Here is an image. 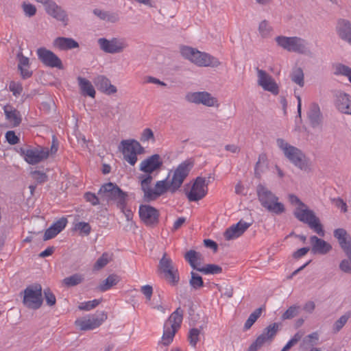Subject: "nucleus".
<instances>
[{"mask_svg": "<svg viewBox=\"0 0 351 351\" xmlns=\"http://www.w3.org/2000/svg\"><path fill=\"white\" fill-rule=\"evenodd\" d=\"M193 167V163L191 160L183 161L174 170L170 182H167V178L158 181L154 189L150 186L152 176L151 175L141 176V189L144 193L145 199L147 202L155 200L167 191L171 193H176L182 186Z\"/></svg>", "mask_w": 351, "mask_h": 351, "instance_id": "f257e3e1", "label": "nucleus"}, {"mask_svg": "<svg viewBox=\"0 0 351 351\" xmlns=\"http://www.w3.org/2000/svg\"><path fill=\"white\" fill-rule=\"evenodd\" d=\"M289 199L291 204L297 206L293 212L295 218L300 221L307 224L311 229L313 230L319 236L324 237L325 234L324 230L315 213L312 210L308 209L307 206L298 196L290 194L289 195Z\"/></svg>", "mask_w": 351, "mask_h": 351, "instance_id": "f03ea898", "label": "nucleus"}, {"mask_svg": "<svg viewBox=\"0 0 351 351\" xmlns=\"http://www.w3.org/2000/svg\"><path fill=\"white\" fill-rule=\"evenodd\" d=\"M180 52L184 58L198 66L217 67L220 65V62L217 58L193 47L184 46L181 48Z\"/></svg>", "mask_w": 351, "mask_h": 351, "instance_id": "7ed1b4c3", "label": "nucleus"}, {"mask_svg": "<svg viewBox=\"0 0 351 351\" xmlns=\"http://www.w3.org/2000/svg\"><path fill=\"white\" fill-rule=\"evenodd\" d=\"M256 193L261 206L267 211L276 215H280L285 212L284 204L280 202L278 197L265 186L258 184Z\"/></svg>", "mask_w": 351, "mask_h": 351, "instance_id": "20e7f679", "label": "nucleus"}, {"mask_svg": "<svg viewBox=\"0 0 351 351\" xmlns=\"http://www.w3.org/2000/svg\"><path fill=\"white\" fill-rule=\"evenodd\" d=\"M277 146L283 152L285 156L295 167L306 171L308 168V161L304 154L298 147H294L283 138H277Z\"/></svg>", "mask_w": 351, "mask_h": 351, "instance_id": "39448f33", "label": "nucleus"}, {"mask_svg": "<svg viewBox=\"0 0 351 351\" xmlns=\"http://www.w3.org/2000/svg\"><path fill=\"white\" fill-rule=\"evenodd\" d=\"M275 40L280 47L289 51L309 56L311 52L308 41L299 36H278Z\"/></svg>", "mask_w": 351, "mask_h": 351, "instance_id": "423d86ee", "label": "nucleus"}, {"mask_svg": "<svg viewBox=\"0 0 351 351\" xmlns=\"http://www.w3.org/2000/svg\"><path fill=\"white\" fill-rule=\"evenodd\" d=\"M334 237L348 258L341 261L339 269L344 273L351 274V236L344 229L337 228L334 231Z\"/></svg>", "mask_w": 351, "mask_h": 351, "instance_id": "0eeeda50", "label": "nucleus"}, {"mask_svg": "<svg viewBox=\"0 0 351 351\" xmlns=\"http://www.w3.org/2000/svg\"><path fill=\"white\" fill-rule=\"evenodd\" d=\"M99 194H103L108 202H113L117 208H123L127 204V193L123 191L116 184L108 182L101 186Z\"/></svg>", "mask_w": 351, "mask_h": 351, "instance_id": "6e6552de", "label": "nucleus"}, {"mask_svg": "<svg viewBox=\"0 0 351 351\" xmlns=\"http://www.w3.org/2000/svg\"><path fill=\"white\" fill-rule=\"evenodd\" d=\"M97 44L103 52L109 54L122 53L129 47L127 39L120 36L99 38L97 39Z\"/></svg>", "mask_w": 351, "mask_h": 351, "instance_id": "1a4fd4ad", "label": "nucleus"}, {"mask_svg": "<svg viewBox=\"0 0 351 351\" xmlns=\"http://www.w3.org/2000/svg\"><path fill=\"white\" fill-rule=\"evenodd\" d=\"M42 287L40 284L27 286L23 291V303L28 308L36 310L43 304Z\"/></svg>", "mask_w": 351, "mask_h": 351, "instance_id": "9d476101", "label": "nucleus"}, {"mask_svg": "<svg viewBox=\"0 0 351 351\" xmlns=\"http://www.w3.org/2000/svg\"><path fill=\"white\" fill-rule=\"evenodd\" d=\"M122 145V154L123 158L132 166L137 162V155L143 152L144 149L140 143L134 139L123 140L121 142Z\"/></svg>", "mask_w": 351, "mask_h": 351, "instance_id": "9b49d317", "label": "nucleus"}, {"mask_svg": "<svg viewBox=\"0 0 351 351\" xmlns=\"http://www.w3.org/2000/svg\"><path fill=\"white\" fill-rule=\"evenodd\" d=\"M36 2L43 5L46 13L61 22L64 26L69 24V19L66 11L60 5H58L53 0H35Z\"/></svg>", "mask_w": 351, "mask_h": 351, "instance_id": "f8f14e48", "label": "nucleus"}, {"mask_svg": "<svg viewBox=\"0 0 351 351\" xmlns=\"http://www.w3.org/2000/svg\"><path fill=\"white\" fill-rule=\"evenodd\" d=\"M20 154L29 165H36L47 159L49 156L47 147L38 146L33 148H21Z\"/></svg>", "mask_w": 351, "mask_h": 351, "instance_id": "ddd939ff", "label": "nucleus"}, {"mask_svg": "<svg viewBox=\"0 0 351 351\" xmlns=\"http://www.w3.org/2000/svg\"><path fill=\"white\" fill-rule=\"evenodd\" d=\"M106 319V314L101 312L87 317L77 319L75 324L81 330H91L101 326Z\"/></svg>", "mask_w": 351, "mask_h": 351, "instance_id": "4468645a", "label": "nucleus"}, {"mask_svg": "<svg viewBox=\"0 0 351 351\" xmlns=\"http://www.w3.org/2000/svg\"><path fill=\"white\" fill-rule=\"evenodd\" d=\"M279 325L274 323L266 327L263 332L250 345L247 351H257L265 343L271 342L278 330Z\"/></svg>", "mask_w": 351, "mask_h": 351, "instance_id": "2eb2a0df", "label": "nucleus"}, {"mask_svg": "<svg viewBox=\"0 0 351 351\" xmlns=\"http://www.w3.org/2000/svg\"><path fill=\"white\" fill-rule=\"evenodd\" d=\"M38 60L45 66L62 69L63 65L60 58L52 51L45 47H40L36 50Z\"/></svg>", "mask_w": 351, "mask_h": 351, "instance_id": "dca6fc26", "label": "nucleus"}, {"mask_svg": "<svg viewBox=\"0 0 351 351\" xmlns=\"http://www.w3.org/2000/svg\"><path fill=\"white\" fill-rule=\"evenodd\" d=\"M258 84L263 88L264 90L269 91L273 95H278L279 93V87L269 73L263 69L256 68Z\"/></svg>", "mask_w": 351, "mask_h": 351, "instance_id": "f3484780", "label": "nucleus"}, {"mask_svg": "<svg viewBox=\"0 0 351 351\" xmlns=\"http://www.w3.org/2000/svg\"><path fill=\"white\" fill-rule=\"evenodd\" d=\"M185 98L189 102L203 104L208 107L215 106L217 103V99L206 91L190 92L186 95Z\"/></svg>", "mask_w": 351, "mask_h": 351, "instance_id": "a211bd4d", "label": "nucleus"}, {"mask_svg": "<svg viewBox=\"0 0 351 351\" xmlns=\"http://www.w3.org/2000/svg\"><path fill=\"white\" fill-rule=\"evenodd\" d=\"M208 187L206 184V179L197 177L186 196L190 202H197L202 199L206 195Z\"/></svg>", "mask_w": 351, "mask_h": 351, "instance_id": "6ab92c4d", "label": "nucleus"}, {"mask_svg": "<svg viewBox=\"0 0 351 351\" xmlns=\"http://www.w3.org/2000/svg\"><path fill=\"white\" fill-rule=\"evenodd\" d=\"M334 106L339 113L351 115V95L343 91L337 92L334 97Z\"/></svg>", "mask_w": 351, "mask_h": 351, "instance_id": "aec40b11", "label": "nucleus"}, {"mask_svg": "<svg viewBox=\"0 0 351 351\" xmlns=\"http://www.w3.org/2000/svg\"><path fill=\"white\" fill-rule=\"evenodd\" d=\"M139 217L146 226H152L158 223L159 213L157 209L149 205L139 207Z\"/></svg>", "mask_w": 351, "mask_h": 351, "instance_id": "412c9836", "label": "nucleus"}, {"mask_svg": "<svg viewBox=\"0 0 351 351\" xmlns=\"http://www.w3.org/2000/svg\"><path fill=\"white\" fill-rule=\"evenodd\" d=\"M162 165V160L159 154H153L144 159L139 165V170L147 175L158 171Z\"/></svg>", "mask_w": 351, "mask_h": 351, "instance_id": "4be33fe9", "label": "nucleus"}, {"mask_svg": "<svg viewBox=\"0 0 351 351\" xmlns=\"http://www.w3.org/2000/svg\"><path fill=\"white\" fill-rule=\"evenodd\" d=\"M307 117L310 125L313 128H321L323 123V115L319 105L316 102L310 104L307 110Z\"/></svg>", "mask_w": 351, "mask_h": 351, "instance_id": "5701e85b", "label": "nucleus"}, {"mask_svg": "<svg viewBox=\"0 0 351 351\" xmlns=\"http://www.w3.org/2000/svg\"><path fill=\"white\" fill-rule=\"evenodd\" d=\"M309 240L311 245V252L314 254L324 255L332 249V246L330 243L316 236H311Z\"/></svg>", "mask_w": 351, "mask_h": 351, "instance_id": "b1692460", "label": "nucleus"}, {"mask_svg": "<svg viewBox=\"0 0 351 351\" xmlns=\"http://www.w3.org/2000/svg\"><path fill=\"white\" fill-rule=\"evenodd\" d=\"M68 221L65 217H62L53 223L50 227L46 230L43 237L44 241H47L54 238L64 229Z\"/></svg>", "mask_w": 351, "mask_h": 351, "instance_id": "393cba45", "label": "nucleus"}, {"mask_svg": "<svg viewBox=\"0 0 351 351\" xmlns=\"http://www.w3.org/2000/svg\"><path fill=\"white\" fill-rule=\"evenodd\" d=\"M93 13L100 20L106 23H117L120 21V15L118 12L95 8L93 10Z\"/></svg>", "mask_w": 351, "mask_h": 351, "instance_id": "a878e982", "label": "nucleus"}, {"mask_svg": "<svg viewBox=\"0 0 351 351\" xmlns=\"http://www.w3.org/2000/svg\"><path fill=\"white\" fill-rule=\"evenodd\" d=\"M53 45L55 48L62 51L75 49L79 47L78 43L73 38L65 37L56 38L53 42Z\"/></svg>", "mask_w": 351, "mask_h": 351, "instance_id": "bb28decb", "label": "nucleus"}, {"mask_svg": "<svg viewBox=\"0 0 351 351\" xmlns=\"http://www.w3.org/2000/svg\"><path fill=\"white\" fill-rule=\"evenodd\" d=\"M94 82L99 90L108 95L115 93L117 91V88L111 84L109 79L104 75L97 77Z\"/></svg>", "mask_w": 351, "mask_h": 351, "instance_id": "cd10ccee", "label": "nucleus"}, {"mask_svg": "<svg viewBox=\"0 0 351 351\" xmlns=\"http://www.w3.org/2000/svg\"><path fill=\"white\" fill-rule=\"evenodd\" d=\"M183 315L184 311L178 307L171 314L165 324L178 330L183 320Z\"/></svg>", "mask_w": 351, "mask_h": 351, "instance_id": "c85d7f7f", "label": "nucleus"}, {"mask_svg": "<svg viewBox=\"0 0 351 351\" xmlns=\"http://www.w3.org/2000/svg\"><path fill=\"white\" fill-rule=\"evenodd\" d=\"M19 64L18 69L23 79L29 78L32 76V72L29 71V60L22 53L18 54Z\"/></svg>", "mask_w": 351, "mask_h": 351, "instance_id": "c756f323", "label": "nucleus"}, {"mask_svg": "<svg viewBox=\"0 0 351 351\" xmlns=\"http://www.w3.org/2000/svg\"><path fill=\"white\" fill-rule=\"evenodd\" d=\"M4 112L6 119L14 126H18L21 121L19 112L11 106L4 107Z\"/></svg>", "mask_w": 351, "mask_h": 351, "instance_id": "7c9ffc66", "label": "nucleus"}, {"mask_svg": "<svg viewBox=\"0 0 351 351\" xmlns=\"http://www.w3.org/2000/svg\"><path fill=\"white\" fill-rule=\"evenodd\" d=\"M78 85L80 88L82 93L94 98L95 96V90L91 82L82 77H77Z\"/></svg>", "mask_w": 351, "mask_h": 351, "instance_id": "2f4dec72", "label": "nucleus"}, {"mask_svg": "<svg viewBox=\"0 0 351 351\" xmlns=\"http://www.w3.org/2000/svg\"><path fill=\"white\" fill-rule=\"evenodd\" d=\"M119 281V278L118 276L110 274L99 285L98 289L100 291L105 292L116 285Z\"/></svg>", "mask_w": 351, "mask_h": 351, "instance_id": "473e14b6", "label": "nucleus"}, {"mask_svg": "<svg viewBox=\"0 0 351 351\" xmlns=\"http://www.w3.org/2000/svg\"><path fill=\"white\" fill-rule=\"evenodd\" d=\"M177 331V329H175L169 326L168 324H165L163 328V334L162 337V343L165 346L169 345L173 341V337Z\"/></svg>", "mask_w": 351, "mask_h": 351, "instance_id": "72a5a7b5", "label": "nucleus"}, {"mask_svg": "<svg viewBox=\"0 0 351 351\" xmlns=\"http://www.w3.org/2000/svg\"><path fill=\"white\" fill-rule=\"evenodd\" d=\"M334 74L335 75H342L347 77L348 80L351 84V67L341 63H338L335 65Z\"/></svg>", "mask_w": 351, "mask_h": 351, "instance_id": "f704fd0d", "label": "nucleus"}, {"mask_svg": "<svg viewBox=\"0 0 351 351\" xmlns=\"http://www.w3.org/2000/svg\"><path fill=\"white\" fill-rule=\"evenodd\" d=\"M162 273L164 274L165 278L172 285H176L179 282L180 277L178 274V270L176 267H173L172 269L166 270Z\"/></svg>", "mask_w": 351, "mask_h": 351, "instance_id": "c9c22d12", "label": "nucleus"}, {"mask_svg": "<svg viewBox=\"0 0 351 351\" xmlns=\"http://www.w3.org/2000/svg\"><path fill=\"white\" fill-rule=\"evenodd\" d=\"M184 258L193 269L197 270L199 267L197 265L200 259V254L199 253L195 250H191L186 253Z\"/></svg>", "mask_w": 351, "mask_h": 351, "instance_id": "e433bc0d", "label": "nucleus"}, {"mask_svg": "<svg viewBox=\"0 0 351 351\" xmlns=\"http://www.w3.org/2000/svg\"><path fill=\"white\" fill-rule=\"evenodd\" d=\"M291 78L294 83L297 84L300 87L304 86V72L300 67H296L293 69L291 73Z\"/></svg>", "mask_w": 351, "mask_h": 351, "instance_id": "4c0bfd02", "label": "nucleus"}, {"mask_svg": "<svg viewBox=\"0 0 351 351\" xmlns=\"http://www.w3.org/2000/svg\"><path fill=\"white\" fill-rule=\"evenodd\" d=\"M273 28L267 20L262 21L258 25V33L262 38H268L271 36Z\"/></svg>", "mask_w": 351, "mask_h": 351, "instance_id": "58836bf2", "label": "nucleus"}, {"mask_svg": "<svg viewBox=\"0 0 351 351\" xmlns=\"http://www.w3.org/2000/svg\"><path fill=\"white\" fill-rule=\"evenodd\" d=\"M112 260V256L108 253L104 252L102 255L97 259L95 263L93 265V269L95 271H99L104 268L107 264Z\"/></svg>", "mask_w": 351, "mask_h": 351, "instance_id": "ea45409f", "label": "nucleus"}, {"mask_svg": "<svg viewBox=\"0 0 351 351\" xmlns=\"http://www.w3.org/2000/svg\"><path fill=\"white\" fill-rule=\"evenodd\" d=\"M175 266L173 265L171 258L167 256V254L165 253L159 261L158 268L161 272L166 270L172 269Z\"/></svg>", "mask_w": 351, "mask_h": 351, "instance_id": "a19ab883", "label": "nucleus"}, {"mask_svg": "<svg viewBox=\"0 0 351 351\" xmlns=\"http://www.w3.org/2000/svg\"><path fill=\"white\" fill-rule=\"evenodd\" d=\"M83 279L82 275L75 274L64 278L63 283L67 287H73L80 284L83 281Z\"/></svg>", "mask_w": 351, "mask_h": 351, "instance_id": "79ce46f5", "label": "nucleus"}, {"mask_svg": "<svg viewBox=\"0 0 351 351\" xmlns=\"http://www.w3.org/2000/svg\"><path fill=\"white\" fill-rule=\"evenodd\" d=\"M262 308H258L252 312L244 324V330H249L252 326L255 323L258 318L261 316Z\"/></svg>", "mask_w": 351, "mask_h": 351, "instance_id": "37998d69", "label": "nucleus"}, {"mask_svg": "<svg viewBox=\"0 0 351 351\" xmlns=\"http://www.w3.org/2000/svg\"><path fill=\"white\" fill-rule=\"evenodd\" d=\"M197 271L204 274H217L222 271V268L217 265L208 264L204 267L197 268Z\"/></svg>", "mask_w": 351, "mask_h": 351, "instance_id": "c03bdc74", "label": "nucleus"}, {"mask_svg": "<svg viewBox=\"0 0 351 351\" xmlns=\"http://www.w3.org/2000/svg\"><path fill=\"white\" fill-rule=\"evenodd\" d=\"M191 278L189 280L190 286L194 289H198L204 286L202 278L197 274L191 271Z\"/></svg>", "mask_w": 351, "mask_h": 351, "instance_id": "a18cd8bd", "label": "nucleus"}, {"mask_svg": "<svg viewBox=\"0 0 351 351\" xmlns=\"http://www.w3.org/2000/svg\"><path fill=\"white\" fill-rule=\"evenodd\" d=\"M201 330L198 328H193L189 330L188 339L189 341V343L193 348L196 347V345L199 339V335Z\"/></svg>", "mask_w": 351, "mask_h": 351, "instance_id": "49530a36", "label": "nucleus"}, {"mask_svg": "<svg viewBox=\"0 0 351 351\" xmlns=\"http://www.w3.org/2000/svg\"><path fill=\"white\" fill-rule=\"evenodd\" d=\"M350 316H351L350 312H348V313H345L344 315H343L342 316H341L339 318V319L337 320L335 322V323L334 324L333 330L335 332H339L346 324V322H348V320L350 317Z\"/></svg>", "mask_w": 351, "mask_h": 351, "instance_id": "de8ad7c7", "label": "nucleus"}, {"mask_svg": "<svg viewBox=\"0 0 351 351\" xmlns=\"http://www.w3.org/2000/svg\"><path fill=\"white\" fill-rule=\"evenodd\" d=\"M74 230L80 232V234L88 235L91 232V227L87 222L80 221L75 223Z\"/></svg>", "mask_w": 351, "mask_h": 351, "instance_id": "09e8293b", "label": "nucleus"}, {"mask_svg": "<svg viewBox=\"0 0 351 351\" xmlns=\"http://www.w3.org/2000/svg\"><path fill=\"white\" fill-rule=\"evenodd\" d=\"M241 235V232H239L236 224L232 225L229 228H228L224 233V237L227 240L237 239Z\"/></svg>", "mask_w": 351, "mask_h": 351, "instance_id": "8fccbe9b", "label": "nucleus"}, {"mask_svg": "<svg viewBox=\"0 0 351 351\" xmlns=\"http://www.w3.org/2000/svg\"><path fill=\"white\" fill-rule=\"evenodd\" d=\"M101 300L95 299L93 300L83 302L80 304L78 308L82 311H90L100 304Z\"/></svg>", "mask_w": 351, "mask_h": 351, "instance_id": "3c124183", "label": "nucleus"}, {"mask_svg": "<svg viewBox=\"0 0 351 351\" xmlns=\"http://www.w3.org/2000/svg\"><path fill=\"white\" fill-rule=\"evenodd\" d=\"M300 310V306L297 305L291 306L282 315V319H290L295 317Z\"/></svg>", "mask_w": 351, "mask_h": 351, "instance_id": "603ef678", "label": "nucleus"}, {"mask_svg": "<svg viewBox=\"0 0 351 351\" xmlns=\"http://www.w3.org/2000/svg\"><path fill=\"white\" fill-rule=\"evenodd\" d=\"M140 140L143 143L148 142L152 141H155V138L153 131L150 128H145L143 130Z\"/></svg>", "mask_w": 351, "mask_h": 351, "instance_id": "864d4df0", "label": "nucleus"}, {"mask_svg": "<svg viewBox=\"0 0 351 351\" xmlns=\"http://www.w3.org/2000/svg\"><path fill=\"white\" fill-rule=\"evenodd\" d=\"M9 90L15 97H17L22 93L23 87L21 83L12 81L9 84Z\"/></svg>", "mask_w": 351, "mask_h": 351, "instance_id": "5fc2aeb1", "label": "nucleus"}, {"mask_svg": "<svg viewBox=\"0 0 351 351\" xmlns=\"http://www.w3.org/2000/svg\"><path fill=\"white\" fill-rule=\"evenodd\" d=\"M22 8L25 14L28 17L33 16L36 13V7L31 3H23L22 5Z\"/></svg>", "mask_w": 351, "mask_h": 351, "instance_id": "6e6d98bb", "label": "nucleus"}, {"mask_svg": "<svg viewBox=\"0 0 351 351\" xmlns=\"http://www.w3.org/2000/svg\"><path fill=\"white\" fill-rule=\"evenodd\" d=\"M34 180L38 183H43L47 180V176L40 171H34L31 173Z\"/></svg>", "mask_w": 351, "mask_h": 351, "instance_id": "4d7b16f0", "label": "nucleus"}, {"mask_svg": "<svg viewBox=\"0 0 351 351\" xmlns=\"http://www.w3.org/2000/svg\"><path fill=\"white\" fill-rule=\"evenodd\" d=\"M44 295L46 300L47 304L49 306H53L56 302V299L54 294L51 291L50 289H45L44 290Z\"/></svg>", "mask_w": 351, "mask_h": 351, "instance_id": "13d9d810", "label": "nucleus"}, {"mask_svg": "<svg viewBox=\"0 0 351 351\" xmlns=\"http://www.w3.org/2000/svg\"><path fill=\"white\" fill-rule=\"evenodd\" d=\"M141 293L145 296L147 302H150L153 294V288L149 285H143L141 287Z\"/></svg>", "mask_w": 351, "mask_h": 351, "instance_id": "bf43d9fd", "label": "nucleus"}, {"mask_svg": "<svg viewBox=\"0 0 351 351\" xmlns=\"http://www.w3.org/2000/svg\"><path fill=\"white\" fill-rule=\"evenodd\" d=\"M84 199L86 202H90L93 206H97L99 204V199L97 196L91 192H87L84 194Z\"/></svg>", "mask_w": 351, "mask_h": 351, "instance_id": "052dcab7", "label": "nucleus"}, {"mask_svg": "<svg viewBox=\"0 0 351 351\" xmlns=\"http://www.w3.org/2000/svg\"><path fill=\"white\" fill-rule=\"evenodd\" d=\"M5 138L10 145H16L19 143V138L14 131H8L5 134Z\"/></svg>", "mask_w": 351, "mask_h": 351, "instance_id": "680f3d73", "label": "nucleus"}, {"mask_svg": "<svg viewBox=\"0 0 351 351\" xmlns=\"http://www.w3.org/2000/svg\"><path fill=\"white\" fill-rule=\"evenodd\" d=\"M121 213L125 215L127 221H131L133 218V212L131 209L127 208V204H125L123 208H119Z\"/></svg>", "mask_w": 351, "mask_h": 351, "instance_id": "e2e57ef3", "label": "nucleus"}, {"mask_svg": "<svg viewBox=\"0 0 351 351\" xmlns=\"http://www.w3.org/2000/svg\"><path fill=\"white\" fill-rule=\"evenodd\" d=\"M236 226H237L239 232H241V234H242L251 226V223L241 220Z\"/></svg>", "mask_w": 351, "mask_h": 351, "instance_id": "0e129e2a", "label": "nucleus"}, {"mask_svg": "<svg viewBox=\"0 0 351 351\" xmlns=\"http://www.w3.org/2000/svg\"><path fill=\"white\" fill-rule=\"evenodd\" d=\"M309 250H310V248L308 247H302V248L298 250L297 251H295L293 253V256L295 258H300L304 256Z\"/></svg>", "mask_w": 351, "mask_h": 351, "instance_id": "69168bd1", "label": "nucleus"}, {"mask_svg": "<svg viewBox=\"0 0 351 351\" xmlns=\"http://www.w3.org/2000/svg\"><path fill=\"white\" fill-rule=\"evenodd\" d=\"M336 206L341 209V211L343 213H346L348 211V206L346 203L341 198H338L335 199Z\"/></svg>", "mask_w": 351, "mask_h": 351, "instance_id": "338daca9", "label": "nucleus"}, {"mask_svg": "<svg viewBox=\"0 0 351 351\" xmlns=\"http://www.w3.org/2000/svg\"><path fill=\"white\" fill-rule=\"evenodd\" d=\"M306 339L310 341V346L316 345L319 339V335L317 332H313L306 337Z\"/></svg>", "mask_w": 351, "mask_h": 351, "instance_id": "774afa93", "label": "nucleus"}]
</instances>
